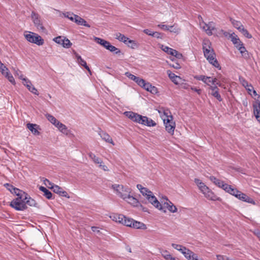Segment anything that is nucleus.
<instances>
[{"mask_svg":"<svg viewBox=\"0 0 260 260\" xmlns=\"http://www.w3.org/2000/svg\"><path fill=\"white\" fill-rule=\"evenodd\" d=\"M111 188L115 194L121 199L124 200L129 193H132V189L128 186L121 184H114L112 185Z\"/></svg>","mask_w":260,"mask_h":260,"instance_id":"nucleus-1","label":"nucleus"},{"mask_svg":"<svg viewBox=\"0 0 260 260\" xmlns=\"http://www.w3.org/2000/svg\"><path fill=\"white\" fill-rule=\"evenodd\" d=\"M24 36L26 40L31 43H34L38 46L43 45L44 40L38 34L31 31H25Z\"/></svg>","mask_w":260,"mask_h":260,"instance_id":"nucleus-2","label":"nucleus"},{"mask_svg":"<svg viewBox=\"0 0 260 260\" xmlns=\"http://www.w3.org/2000/svg\"><path fill=\"white\" fill-rule=\"evenodd\" d=\"M10 206L17 211H23L27 208L23 197H17L11 202Z\"/></svg>","mask_w":260,"mask_h":260,"instance_id":"nucleus-3","label":"nucleus"},{"mask_svg":"<svg viewBox=\"0 0 260 260\" xmlns=\"http://www.w3.org/2000/svg\"><path fill=\"white\" fill-rule=\"evenodd\" d=\"M203 53L205 57L210 63L212 64L215 68L220 69V65L215 58V54L213 49L208 50L206 52L204 51Z\"/></svg>","mask_w":260,"mask_h":260,"instance_id":"nucleus-4","label":"nucleus"},{"mask_svg":"<svg viewBox=\"0 0 260 260\" xmlns=\"http://www.w3.org/2000/svg\"><path fill=\"white\" fill-rule=\"evenodd\" d=\"M164 123L165 125L166 131L171 135L174 133V129L175 128L176 124L173 121L172 116H170L168 118L164 119Z\"/></svg>","mask_w":260,"mask_h":260,"instance_id":"nucleus-5","label":"nucleus"},{"mask_svg":"<svg viewBox=\"0 0 260 260\" xmlns=\"http://www.w3.org/2000/svg\"><path fill=\"white\" fill-rule=\"evenodd\" d=\"M200 26L208 36H211L213 31L215 29V24L213 21L209 22L208 24L203 21L200 23Z\"/></svg>","mask_w":260,"mask_h":260,"instance_id":"nucleus-6","label":"nucleus"},{"mask_svg":"<svg viewBox=\"0 0 260 260\" xmlns=\"http://www.w3.org/2000/svg\"><path fill=\"white\" fill-rule=\"evenodd\" d=\"M124 114L125 116L128 117L129 119L132 120V121L138 123L139 124H142L143 123L142 120L143 116L138 113H135L132 111H127L124 112Z\"/></svg>","mask_w":260,"mask_h":260,"instance_id":"nucleus-7","label":"nucleus"},{"mask_svg":"<svg viewBox=\"0 0 260 260\" xmlns=\"http://www.w3.org/2000/svg\"><path fill=\"white\" fill-rule=\"evenodd\" d=\"M31 18L33 21L34 25L38 29L42 31L45 30V27L43 25L40 16L38 13L34 11L32 12L31 14Z\"/></svg>","mask_w":260,"mask_h":260,"instance_id":"nucleus-8","label":"nucleus"},{"mask_svg":"<svg viewBox=\"0 0 260 260\" xmlns=\"http://www.w3.org/2000/svg\"><path fill=\"white\" fill-rule=\"evenodd\" d=\"M148 201L153 205L155 207L158 209L160 210H162V206L158 202L156 198L153 194L152 192L148 194V196L146 198Z\"/></svg>","mask_w":260,"mask_h":260,"instance_id":"nucleus-9","label":"nucleus"},{"mask_svg":"<svg viewBox=\"0 0 260 260\" xmlns=\"http://www.w3.org/2000/svg\"><path fill=\"white\" fill-rule=\"evenodd\" d=\"M236 198L240 200L245 202L248 203H250L253 205H255V202L245 193L239 191V193L236 196Z\"/></svg>","mask_w":260,"mask_h":260,"instance_id":"nucleus-10","label":"nucleus"},{"mask_svg":"<svg viewBox=\"0 0 260 260\" xmlns=\"http://www.w3.org/2000/svg\"><path fill=\"white\" fill-rule=\"evenodd\" d=\"M123 200L133 207H138L140 204L138 199L131 195V193H129L128 196H126V199Z\"/></svg>","mask_w":260,"mask_h":260,"instance_id":"nucleus-11","label":"nucleus"},{"mask_svg":"<svg viewBox=\"0 0 260 260\" xmlns=\"http://www.w3.org/2000/svg\"><path fill=\"white\" fill-rule=\"evenodd\" d=\"M203 193L204 194V196L208 200L212 201H220V198L216 196L214 193L208 187V189L207 190H206L205 191H204Z\"/></svg>","mask_w":260,"mask_h":260,"instance_id":"nucleus-12","label":"nucleus"},{"mask_svg":"<svg viewBox=\"0 0 260 260\" xmlns=\"http://www.w3.org/2000/svg\"><path fill=\"white\" fill-rule=\"evenodd\" d=\"M209 89L211 91V92L210 93L219 102L222 101V99L219 93V89L218 88L217 86H210Z\"/></svg>","mask_w":260,"mask_h":260,"instance_id":"nucleus-13","label":"nucleus"},{"mask_svg":"<svg viewBox=\"0 0 260 260\" xmlns=\"http://www.w3.org/2000/svg\"><path fill=\"white\" fill-rule=\"evenodd\" d=\"M99 135L100 136L101 138L106 142L110 143L113 145H115V143L110 136L106 132H105L100 129L99 132Z\"/></svg>","mask_w":260,"mask_h":260,"instance_id":"nucleus-14","label":"nucleus"},{"mask_svg":"<svg viewBox=\"0 0 260 260\" xmlns=\"http://www.w3.org/2000/svg\"><path fill=\"white\" fill-rule=\"evenodd\" d=\"M209 179L216 186L222 188L223 190L224 188H225V187H226V186H227L228 185V184L225 183L223 181L216 178L214 176H210Z\"/></svg>","mask_w":260,"mask_h":260,"instance_id":"nucleus-15","label":"nucleus"},{"mask_svg":"<svg viewBox=\"0 0 260 260\" xmlns=\"http://www.w3.org/2000/svg\"><path fill=\"white\" fill-rule=\"evenodd\" d=\"M253 113L256 119L260 122V102L256 101L253 104Z\"/></svg>","mask_w":260,"mask_h":260,"instance_id":"nucleus-16","label":"nucleus"},{"mask_svg":"<svg viewBox=\"0 0 260 260\" xmlns=\"http://www.w3.org/2000/svg\"><path fill=\"white\" fill-rule=\"evenodd\" d=\"M75 55L77 58V62H78V63L79 65L84 67L89 72V73L91 74V71H90L89 67L87 65L86 62L78 53L75 52Z\"/></svg>","mask_w":260,"mask_h":260,"instance_id":"nucleus-17","label":"nucleus"},{"mask_svg":"<svg viewBox=\"0 0 260 260\" xmlns=\"http://www.w3.org/2000/svg\"><path fill=\"white\" fill-rule=\"evenodd\" d=\"M182 254L187 260H196L197 254L188 248Z\"/></svg>","mask_w":260,"mask_h":260,"instance_id":"nucleus-18","label":"nucleus"},{"mask_svg":"<svg viewBox=\"0 0 260 260\" xmlns=\"http://www.w3.org/2000/svg\"><path fill=\"white\" fill-rule=\"evenodd\" d=\"M26 127L34 135L38 136L40 135V132L38 130L39 126L36 124H32L28 123L26 124Z\"/></svg>","mask_w":260,"mask_h":260,"instance_id":"nucleus-19","label":"nucleus"},{"mask_svg":"<svg viewBox=\"0 0 260 260\" xmlns=\"http://www.w3.org/2000/svg\"><path fill=\"white\" fill-rule=\"evenodd\" d=\"M157 111L163 120L165 118H168L172 116L170 111L168 109H166L162 107L159 108Z\"/></svg>","mask_w":260,"mask_h":260,"instance_id":"nucleus-20","label":"nucleus"},{"mask_svg":"<svg viewBox=\"0 0 260 260\" xmlns=\"http://www.w3.org/2000/svg\"><path fill=\"white\" fill-rule=\"evenodd\" d=\"M132 228L145 230L147 229V227L144 223L134 220L132 224Z\"/></svg>","mask_w":260,"mask_h":260,"instance_id":"nucleus-21","label":"nucleus"},{"mask_svg":"<svg viewBox=\"0 0 260 260\" xmlns=\"http://www.w3.org/2000/svg\"><path fill=\"white\" fill-rule=\"evenodd\" d=\"M236 48L240 51L241 55L244 58H248L249 57L248 52L244 46L243 43L239 46H236Z\"/></svg>","mask_w":260,"mask_h":260,"instance_id":"nucleus-22","label":"nucleus"},{"mask_svg":"<svg viewBox=\"0 0 260 260\" xmlns=\"http://www.w3.org/2000/svg\"><path fill=\"white\" fill-rule=\"evenodd\" d=\"M226 186L225 188H224V190L236 198L237 194L239 193V190L236 188H233L231 185L229 184Z\"/></svg>","mask_w":260,"mask_h":260,"instance_id":"nucleus-23","label":"nucleus"},{"mask_svg":"<svg viewBox=\"0 0 260 260\" xmlns=\"http://www.w3.org/2000/svg\"><path fill=\"white\" fill-rule=\"evenodd\" d=\"M144 121H142L141 124L146 125L147 126H155L156 123L151 119L149 118L147 116H143V119Z\"/></svg>","mask_w":260,"mask_h":260,"instance_id":"nucleus-24","label":"nucleus"},{"mask_svg":"<svg viewBox=\"0 0 260 260\" xmlns=\"http://www.w3.org/2000/svg\"><path fill=\"white\" fill-rule=\"evenodd\" d=\"M23 193L24 194L23 199L25 202V205L27 204L30 206H35L36 205L37 203L35 200L29 197H27V194L26 193L23 192Z\"/></svg>","mask_w":260,"mask_h":260,"instance_id":"nucleus-25","label":"nucleus"},{"mask_svg":"<svg viewBox=\"0 0 260 260\" xmlns=\"http://www.w3.org/2000/svg\"><path fill=\"white\" fill-rule=\"evenodd\" d=\"M230 37L231 39V41L235 45V47L237 46H239L242 44L243 43L240 41L238 36L236 35L234 32L231 34L230 36Z\"/></svg>","mask_w":260,"mask_h":260,"instance_id":"nucleus-26","label":"nucleus"},{"mask_svg":"<svg viewBox=\"0 0 260 260\" xmlns=\"http://www.w3.org/2000/svg\"><path fill=\"white\" fill-rule=\"evenodd\" d=\"M194 182L198 186L200 191L203 193L204 191H205L206 190H207L208 189V187L203 182H202L199 179L196 178L194 179Z\"/></svg>","mask_w":260,"mask_h":260,"instance_id":"nucleus-27","label":"nucleus"},{"mask_svg":"<svg viewBox=\"0 0 260 260\" xmlns=\"http://www.w3.org/2000/svg\"><path fill=\"white\" fill-rule=\"evenodd\" d=\"M164 206L165 208H167L168 210L172 213H175L177 211L176 207L170 201L164 203Z\"/></svg>","mask_w":260,"mask_h":260,"instance_id":"nucleus-28","label":"nucleus"},{"mask_svg":"<svg viewBox=\"0 0 260 260\" xmlns=\"http://www.w3.org/2000/svg\"><path fill=\"white\" fill-rule=\"evenodd\" d=\"M194 78L199 81H202L204 83H205L207 85L211 86L210 84L208 83V80L211 79V77H208L204 75H196L194 76Z\"/></svg>","mask_w":260,"mask_h":260,"instance_id":"nucleus-29","label":"nucleus"},{"mask_svg":"<svg viewBox=\"0 0 260 260\" xmlns=\"http://www.w3.org/2000/svg\"><path fill=\"white\" fill-rule=\"evenodd\" d=\"M137 187L140 190L142 195L145 196L146 198L148 196L149 194L151 193V191H150L148 188L143 187L141 184H137Z\"/></svg>","mask_w":260,"mask_h":260,"instance_id":"nucleus-30","label":"nucleus"},{"mask_svg":"<svg viewBox=\"0 0 260 260\" xmlns=\"http://www.w3.org/2000/svg\"><path fill=\"white\" fill-rule=\"evenodd\" d=\"M76 19L75 18V23H76L78 25H80L84 26H86L87 27H90V25L89 24H88L87 23V22L84 19H83L82 18H81L79 16L77 15V16H76Z\"/></svg>","mask_w":260,"mask_h":260,"instance_id":"nucleus-31","label":"nucleus"},{"mask_svg":"<svg viewBox=\"0 0 260 260\" xmlns=\"http://www.w3.org/2000/svg\"><path fill=\"white\" fill-rule=\"evenodd\" d=\"M105 48L109 50L110 52H113L116 54H121L120 50L116 48V47L112 45L109 42H108V44L106 45Z\"/></svg>","mask_w":260,"mask_h":260,"instance_id":"nucleus-32","label":"nucleus"},{"mask_svg":"<svg viewBox=\"0 0 260 260\" xmlns=\"http://www.w3.org/2000/svg\"><path fill=\"white\" fill-rule=\"evenodd\" d=\"M110 218L113 221L122 224V223H123V219L125 218V216L122 214H113L110 216Z\"/></svg>","mask_w":260,"mask_h":260,"instance_id":"nucleus-33","label":"nucleus"},{"mask_svg":"<svg viewBox=\"0 0 260 260\" xmlns=\"http://www.w3.org/2000/svg\"><path fill=\"white\" fill-rule=\"evenodd\" d=\"M167 74L168 75L169 77L173 83H174L175 84H178V80L180 79L179 76L176 75L174 73H172L169 70L167 71Z\"/></svg>","mask_w":260,"mask_h":260,"instance_id":"nucleus-34","label":"nucleus"},{"mask_svg":"<svg viewBox=\"0 0 260 260\" xmlns=\"http://www.w3.org/2000/svg\"><path fill=\"white\" fill-rule=\"evenodd\" d=\"M143 88H144L147 91H149L152 93H155L157 91V88L148 82H145V85L143 86Z\"/></svg>","mask_w":260,"mask_h":260,"instance_id":"nucleus-35","label":"nucleus"},{"mask_svg":"<svg viewBox=\"0 0 260 260\" xmlns=\"http://www.w3.org/2000/svg\"><path fill=\"white\" fill-rule=\"evenodd\" d=\"M211 47V43L209 40H204L203 42V52L207 51L208 50L212 49Z\"/></svg>","mask_w":260,"mask_h":260,"instance_id":"nucleus-36","label":"nucleus"},{"mask_svg":"<svg viewBox=\"0 0 260 260\" xmlns=\"http://www.w3.org/2000/svg\"><path fill=\"white\" fill-rule=\"evenodd\" d=\"M172 246L177 250L179 251L182 254L184 253L185 250H187V248L182 245L177 244L175 243H172L171 244Z\"/></svg>","mask_w":260,"mask_h":260,"instance_id":"nucleus-37","label":"nucleus"},{"mask_svg":"<svg viewBox=\"0 0 260 260\" xmlns=\"http://www.w3.org/2000/svg\"><path fill=\"white\" fill-rule=\"evenodd\" d=\"M19 79L22 80L23 84L26 87L27 89L30 87V86H32V84L31 82L27 78L24 77L22 74H21L19 77Z\"/></svg>","mask_w":260,"mask_h":260,"instance_id":"nucleus-38","label":"nucleus"},{"mask_svg":"<svg viewBox=\"0 0 260 260\" xmlns=\"http://www.w3.org/2000/svg\"><path fill=\"white\" fill-rule=\"evenodd\" d=\"M115 38L118 40L119 41L123 42L124 44H126L129 38L125 37L124 35L121 33L118 32L115 35Z\"/></svg>","mask_w":260,"mask_h":260,"instance_id":"nucleus-39","label":"nucleus"},{"mask_svg":"<svg viewBox=\"0 0 260 260\" xmlns=\"http://www.w3.org/2000/svg\"><path fill=\"white\" fill-rule=\"evenodd\" d=\"M161 49L162 50H163L164 52H166L168 54L171 55L173 56V54L176 53V50L175 49H173L171 48H170L168 46L162 45L161 47Z\"/></svg>","mask_w":260,"mask_h":260,"instance_id":"nucleus-40","label":"nucleus"},{"mask_svg":"<svg viewBox=\"0 0 260 260\" xmlns=\"http://www.w3.org/2000/svg\"><path fill=\"white\" fill-rule=\"evenodd\" d=\"M134 219L127 217L125 216V218L123 219V223H122V224L126 226L132 228V224L134 222Z\"/></svg>","mask_w":260,"mask_h":260,"instance_id":"nucleus-41","label":"nucleus"},{"mask_svg":"<svg viewBox=\"0 0 260 260\" xmlns=\"http://www.w3.org/2000/svg\"><path fill=\"white\" fill-rule=\"evenodd\" d=\"M88 156L90 159L95 164H102L103 161L98 157H97L94 153L90 152L88 153Z\"/></svg>","mask_w":260,"mask_h":260,"instance_id":"nucleus-42","label":"nucleus"},{"mask_svg":"<svg viewBox=\"0 0 260 260\" xmlns=\"http://www.w3.org/2000/svg\"><path fill=\"white\" fill-rule=\"evenodd\" d=\"M40 190L44 193V196L48 199H51L52 198V193L44 186H40L39 188Z\"/></svg>","mask_w":260,"mask_h":260,"instance_id":"nucleus-43","label":"nucleus"},{"mask_svg":"<svg viewBox=\"0 0 260 260\" xmlns=\"http://www.w3.org/2000/svg\"><path fill=\"white\" fill-rule=\"evenodd\" d=\"M58 129L60 132L67 136H69L71 134V131L68 129L67 127L63 123L61 124Z\"/></svg>","mask_w":260,"mask_h":260,"instance_id":"nucleus-44","label":"nucleus"},{"mask_svg":"<svg viewBox=\"0 0 260 260\" xmlns=\"http://www.w3.org/2000/svg\"><path fill=\"white\" fill-rule=\"evenodd\" d=\"M94 40L98 44L101 45L105 48L108 43V41L96 37H94Z\"/></svg>","mask_w":260,"mask_h":260,"instance_id":"nucleus-45","label":"nucleus"},{"mask_svg":"<svg viewBox=\"0 0 260 260\" xmlns=\"http://www.w3.org/2000/svg\"><path fill=\"white\" fill-rule=\"evenodd\" d=\"M6 78L8 79V80L13 84H15V81L14 77L12 75V74L9 72V71L8 72H6V74L4 75Z\"/></svg>","mask_w":260,"mask_h":260,"instance_id":"nucleus-46","label":"nucleus"},{"mask_svg":"<svg viewBox=\"0 0 260 260\" xmlns=\"http://www.w3.org/2000/svg\"><path fill=\"white\" fill-rule=\"evenodd\" d=\"M63 47L64 48H69L71 47V46L72 45V43L70 42V41L66 38V37H63Z\"/></svg>","mask_w":260,"mask_h":260,"instance_id":"nucleus-47","label":"nucleus"},{"mask_svg":"<svg viewBox=\"0 0 260 260\" xmlns=\"http://www.w3.org/2000/svg\"><path fill=\"white\" fill-rule=\"evenodd\" d=\"M128 47L132 48H135L138 47V44L136 42V41L134 40H130L129 39L128 40L127 43L126 44Z\"/></svg>","mask_w":260,"mask_h":260,"instance_id":"nucleus-48","label":"nucleus"},{"mask_svg":"<svg viewBox=\"0 0 260 260\" xmlns=\"http://www.w3.org/2000/svg\"><path fill=\"white\" fill-rule=\"evenodd\" d=\"M169 28L170 29H169L168 30L171 32L179 34L180 31V29L177 26H176L175 24L169 26Z\"/></svg>","mask_w":260,"mask_h":260,"instance_id":"nucleus-49","label":"nucleus"},{"mask_svg":"<svg viewBox=\"0 0 260 260\" xmlns=\"http://www.w3.org/2000/svg\"><path fill=\"white\" fill-rule=\"evenodd\" d=\"M12 191H12L11 193L16 194L17 196H18V197H21L24 196L23 193V192L18 188L14 187Z\"/></svg>","mask_w":260,"mask_h":260,"instance_id":"nucleus-50","label":"nucleus"},{"mask_svg":"<svg viewBox=\"0 0 260 260\" xmlns=\"http://www.w3.org/2000/svg\"><path fill=\"white\" fill-rule=\"evenodd\" d=\"M63 36H58L53 39V41L56 43L62 45L63 46Z\"/></svg>","mask_w":260,"mask_h":260,"instance_id":"nucleus-51","label":"nucleus"},{"mask_svg":"<svg viewBox=\"0 0 260 260\" xmlns=\"http://www.w3.org/2000/svg\"><path fill=\"white\" fill-rule=\"evenodd\" d=\"M135 82L137 83L138 85L142 87H143V86H144L145 83L146 82L144 79L140 78L138 77H137V79H136Z\"/></svg>","mask_w":260,"mask_h":260,"instance_id":"nucleus-52","label":"nucleus"},{"mask_svg":"<svg viewBox=\"0 0 260 260\" xmlns=\"http://www.w3.org/2000/svg\"><path fill=\"white\" fill-rule=\"evenodd\" d=\"M8 69L0 61V72L1 73L4 75L6 74V72H8Z\"/></svg>","mask_w":260,"mask_h":260,"instance_id":"nucleus-53","label":"nucleus"},{"mask_svg":"<svg viewBox=\"0 0 260 260\" xmlns=\"http://www.w3.org/2000/svg\"><path fill=\"white\" fill-rule=\"evenodd\" d=\"M51 188L53 189V191L57 194H59L61 190L62 189V188L60 187L58 185H54L51 186Z\"/></svg>","mask_w":260,"mask_h":260,"instance_id":"nucleus-54","label":"nucleus"},{"mask_svg":"<svg viewBox=\"0 0 260 260\" xmlns=\"http://www.w3.org/2000/svg\"><path fill=\"white\" fill-rule=\"evenodd\" d=\"M46 117L48 119V120L52 124H53L54 122H56V120H57L53 116L49 114H46Z\"/></svg>","mask_w":260,"mask_h":260,"instance_id":"nucleus-55","label":"nucleus"},{"mask_svg":"<svg viewBox=\"0 0 260 260\" xmlns=\"http://www.w3.org/2000/svg\"><path fill=\"white\" fill-rule=\"evenodd\" d=\"M231 21L233 25V26L236 28H237L238 27L239 28V26H241L242 23L240 21L231 19Z\"/></svg>","mask_w":260,"mask_h":260,"instance_id":"nucleus-56","label":"nucleus"},{"mask_svg":"<svg viewBox=\"0 0 260 260\" xmlns=\"http://www.w3.org/2000/svg\"><path fill=\"white\" fill-rule=\"evenodd\" d=\"M241 33L245 36L248 39H251L252 38V36L251 35H250L248 31H247V29H245V28H242V31H241Z\"/></svg>","mask_w":260,"mask_h":260,"instance_id":"nucleus-57","label":"nucleus"},{"mask_svg":"<svg viewBox=\"0 0 260 260\" xmlns=\"http://www.w3.org/2000/svg\"><path fill=\"white\" fill-rule=\"evenodd\" d=\"M28 90L35 95H38L39 94V93L37 89L35 87V86L33 85L30 86V87L28 88Z\"/></svg>","mask_w":260,"mask_h":260,"instance_id":"nucleus-58","label":"nucleus"},{"mask_svg":"<svg viewBox=\"0 0 260 260\" xmlns=\"http://www.w3.org/2000/svg\"><path fill=\"white\" fill-rule=\"evenodd\" d=\"M125 75L129 79L133 80V81H135L136 79H137V76L132 74L131 73L128 72H127L125 73Z\"/></svg>","mask_w":260,"mask_h":260,"instance_id":"nucleus-59","label":"nucleus"},{"mask_svg":"<svg viewBox=\"0 0 260 260\" xmlns=\"http://www.w3.org/2000/svg\"><path fill=\"white\" fill-rule=\"evenodd\" d=\"M161 255H162V256L166 259L168 257H169V256H170L171 255V254L170 253V252L166 250H162L161 252Z\"/></svg>","mask_w":260,"mask_h":260,"instance_id":"nucleus-60","label":"nucleus"},{"mask_svg":"<svg viewBox=\"0 0 260 260\" xmlns=\"http://www.w3.org/2000/svg\"><path fill=\"white\" fill-rule=\"evenodd\" d=\"M143 32L150 36H155L154 31H152L149 29H145L143 30Z\"/></svg>","mask_w":260,"mask_h":260,"instance_id":"nucleus-61","label":"nucleus"},{"mask_svg":"<svg viewBox=\"0 0 260 260\" xmlns=\"http://www.w3.org/2000/svg\"><path fill=\"white\" fill-rule=\"evenodd\" d=\"M169 26L170 25H165V24H158V27H159L161 29L164 30H168L169 29H170Z\"/></svg>","mask_w":260,"mask_h":260,"instance_id":"nucleus-62","label":"nucleus"},{"mask_svg":"<svg viewBox=\"0 0 260 260\" xmlns=\"http://www.w3.org/2000/svg\"><path fill=\"white\" fill-rule=\"evenodd\" d=\"M4 185L11 192L13 191L12 190L14 188L12 185L9 183H6Z\"/></svg>","mask_w":260,"mask_h":260,"instance_id":"nucleus-63","label":"nucleus"},{"mask_svg":"<svg viewBox=\"0 0 260 260\" xmlns=\"http://www.w3.org/2000/svg\"><path fill=\"white\" fill-rule=\"evenodd\" d=\"M190 89L197 92L199 95H200L202 93V90L201 89H198L195 87H191Z\"/></svg>","mask_w":260,"mask_h":260,"instance_id":"nucleus-64","label":"nucleus"}]
</instances>
